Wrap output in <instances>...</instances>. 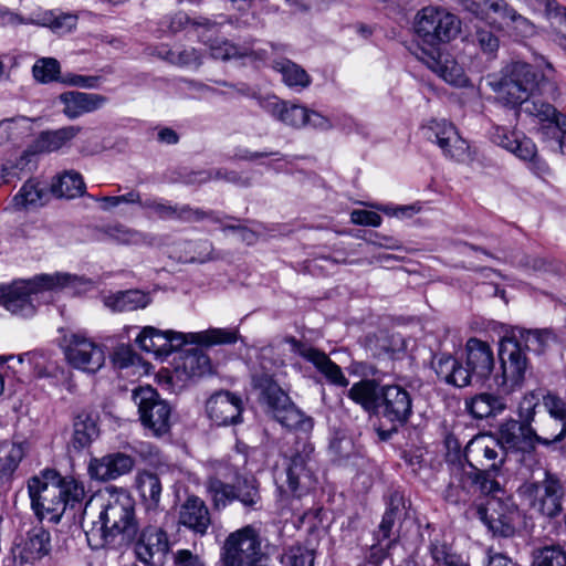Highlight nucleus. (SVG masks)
Listing matches in <instances>:
<instances>
[{"label":"nucleus","mask_w":566,"mask_h":566,"mask_svg":"<svg viewBox=\"0 0 566 566\" xmlns=\"http://www.w3.org/2000/svg\"><path fill=\"white\" fill-rule=\"evenodd\" d=\"M552 340H554V334L549 329L517 328L512 338L507 339V344L517 345L522 352L525 349L541 354Z\"/></svg>","instance_id":"nucleus-36"},{"label":"nucleus","mask_w":566,"mask_h":566,"mask_svg":"<svg viewBox=\"0 0 566 566\" xmlns=\"http://www.w3.org/2000/svg\"><path fill=\"white\" fill-rule=\"evenodd\" d=\"M235 500L245 509L256 511L262 506V497L258 481L251 478H244L237 481Z\"/></svg>","instance_id":"nucleus-46"},{"label":"nucleus","mask_w":566,"mask_h":566,"mask_svg":"<svg viewBox=\"0 0 566 566\" xmlns=\"http://www.w3.org/2000/svg\"><path fill=\"white\" fill-rule=\"evenodd\" d=\"M253 387L260 391L261 398L271 409L274 418L289 429L300 430L307 433L313 428V420L306 417L290 399L273 375L262 371L252 376Z\"/></svg>","instance_id":"nucleus-4"},{"label":"nucleus","mask_w":566,"mask_h":566,"mask_svg":"<svg viewBox=\"0 0 566 566\" xmlns=\"http://www.w3.org/2000/svg\"><path fill=\"white\" fill-rule=\"evenodd\" d=\"M175 566H206L205 562L197 554L189 549H179L174 555Z\"/></svg>","instance_id":"nucleus-64"},{"label":"nucleus","mask_w":566,"mask_h":566,"mask_svg":"<svg viewBox=\"0 0 566 566\" xmlns=\"http://www.w3.org/2000/svg\"><path fill=\"white\" fill-rule=\"evenodd\" d=\"M60 101L64 105L63 114L70 119H75L102 108L107 97L96 93L71 91L61 94Z\"/></svg>","instance_id":"nucleus-26"},{"label":"nucleus","mask_w":566,"mask_h":566,"mask_svg":"<svg viewBox=\"0 0 566 566\" xmlns=\"http://www.w3.org/2000/svg\"><path fill=\"white\" fill-rule=\"evenodd\" d=\"M431 367L438 378L448 385L460 388L469 385V374L467 369L450 354L440 353L433 355Z\"/></svg>","instance_id":"nucleus-29"},{"label":"nucleus","mask_w":566,"mask_h":566,"mask_svg":"<svg viewBox=\"0 0 566 566\" xmlns=\"http://www.w3.org/2000/svg\"><path fill=\"white\" fill-rule=\"evenodd\" d=\"M210 54L217 60H231L251 57L252 60H264V52L253 51L248 45H238L228 40L214 41L210 44Z\"/></svg>","instance_id":"nucleus-42"},{"label":"nucleus","mask_w":566,"mask_h":566,"mask_svg":"<svg viewBox=\"0 0 566 566\" xmlns=\"http://www.w3.org/2000/svg\"><path fill=\"white\" fill-rule=\"evenodd\" d=\"M105 233L109 239L120 244H151L153 238L146 233L127 228L123 224L109 226Z\"/></svg>","instance_id":"nucleus-48"},{"label":"nucleus","mask_w":566,"mask_h":566,"mask_svg":"<svg viewBox=\"0 0 566 566\" xmlns=\"http://www.w3.org/2000/svg\"><path fill=\"white\" fill-rule=\"evenodd\" d=\"M80 279L67 273L41 274L29 281H18L11 285H0V304L9 312L23 317L35 313L44 290L74 285Z\"/></svg>","instance_id":"nucleus-3"},{"label":"nucleus","mask_w":566,"mask_h":566,"mask_svg":"<svg viewBox=\"0 0 566 566\" xmlns=\"http://www.w3.org/2000/svg\"><path fill=\"white\" fill-rule=\"evenodd\" d=\"M467 411L475 419L495 417L506 409V401L500 395L481 392L465 400Z\"/></svg>","instance_id":"nucleus-35"},{"label":"nucleus","mask_w":566,"mask_h":566,"mask_svg":"<svg viewBox=\"0 0 566 566\" xmlns=\"http://www.w3.org/2000/svg\"><path fill=\"white\" fill-rule=\"evenodd\" d=\"M51 190L59 198L72 199L84 193L85 184L81 174L70 170L56 177Z\"/></svg>","instance_id":"nucleus-43"},{"label":"nucleus","mask_w":566,"mask_h":566,"mask_svg":"<svg viewBox=\"0 0 566 566\" xmlns=\"http://www.w3.org/2000/svg\"><path fill=\"white\" fill-rule=\"evenodd\" d=\"M432 566H470L469 558L458 553L451 543L433 539L429 545Z\"/></svg>","instance_id":"nucleus-41"},{"label":"nucleus","mask_w":566,"mask_h":566,"mask_svg":"<svg viewBox=\"0 0 566 566\" xmlns=\"http://www.w3.org/2000/svg\"><path fill=\"white\" fill-rule=\"evenodd\" d=\"M237 340L238 332L234 329L211 328L199 333H180L170 329L161 331L153 326L144 327L136 338L140 349L156 357H167L186 344L211 346L234 344Z\"/></svg>","instance_id":"nucleus-2"},{"label":"nucleus","mask_w":566,"mask_h":566,"mask_svg":"<svg viewBox=\"0 0 566 566\" xmlns=\"http://www.w3.org/2000/svg\"><path fill=\"white\" fill-rule=\"evenodd\" d=\"M78 18L76 14L62 11H45L39 19L38 24L49 28L52 32L63 35L75 30Z\"/></svg>","instance_id":"nucleus-44"},{"label":"nucleus","mask_w":566,"mask_h":566,"mask_svg":"<svg viewBox=\"0 0 566 566\" xmlns=\"http://www.w3.org/2000/svg\"><path fill=\"white\" fill-rule=\"evenodd\" d=\"M280 563L282 566H313L314 552L296 543L283 549Z\"/></svg>","instance_id":"nucleus-51"},{"label":"nucleus","mask_w":566,"mask_h":566,"mask_svg":"<svg viewBox=\"0 0 566 566\" xmlns=\"http://www.w3.org/2000/svg\"><path fill=\"white\" fill-rule=\"evenodd\" d=\"M523 105V112L538 120L537 133L543 140L548 142L559 130H566V115L552 104L539 98H528Z\"/></svg>","instance_id":"nucleus-18"},{"label":"nucleus","mask_w":566,"mask_h":566,"mask_svg":"<svg viewBox=\"0 0 566 566\" xmlns=\"http://www.w3.org/2000/svg\"><path fill=\"white\" fill-rule=\"evenodd\" d=\"M136 558L146 566H163L169 551V539L166 531L160 526H145L139 537H136Z\"/></svg>","instance_id":"nucleus-15"},{"label":"nucleus","mask_w":566,"mask_h":566,"mask_svg":"<svg viewBox=\"0 0 566 566\" xmlns=\"http://www.w3.org/2000/svg\"><path fill=\"white\" fill-rule=\"evenodd\" d=\"M212 179H223L232 184H238L241 178L235 171H228L227 169H212L192 171L187 176L185 181L187 184H205Z\"/></svg>","instance_id":"nucleus-54"},{"label":"nucleus","mask_w":566,"mask_h":566,"mask_svg":"<svg viewBox=\"0 0 566 566\" xmlns=\"http://www.w3.org/2000/svg\"><path fill=\"white\" fill-rule=\"evenodd\" d=\"M543 405L554 419L560 421L562 429L558 433H563L564 439L566 436V401L553 392H547L543 397Z\"/></svg>","instance_id":"nucleus-57"},{"label":"nucleus","mask_w":566,"mask_h":566,"mask_svg":"<svg viewBox=\"0 0 566 566\" xmlns=\"http://www.w3.org/2000/svg\"><path fill=\"white\" fill-rule=\"evenodd\" d=\"M537 405L538 398L534 392H530L523 397L518 405V416L521 418V423H528V426H531Z\"/></svg>","instance_id":"nucleus-61"},{"label":"nucleus","mask_w":566,"mask_h":566,"mask_svg":"<svg viewBox=\"0 0 566 566\" xmlns=\"http://www.w3.org/2000/svg\"><path fill=\"white\" fill-rule=\"evenodd\" d=\"M208 479H217L231 483L234 479L240 480L239 469L228 461H221L213 467V473Z\"/></svg>","instance_id":"nucleus-62"},{"label":"nucleus","mask_w":566,"mask_h":566,"mask_svg":"<svg viewBox=\"0 0 566 566\" xmlns=\"http://www.w3.org/2000/svg\"><path fill=\"white\" fill-rule=\"evenodd\" d=\"M142 208L151 211L164 220L197 222L206 218H211L214 222H221L219 218L213 217V211H205L199 208H192L189 205H171L169 201L163 199H146L142 203Z\"/></svg>","instance_id":"nucleus-23"},{"label":"nucleus","mask_w":566,"mask_h":566,"mask_svg":"<svg viewBox=\"0 0 566 566\" xmlns=\"http://www.w3.org/2000/svg\"><path fill=\"white\" fill-rule=\"evenodd\" d=\"M533 556V566H566V551L560 545L544 546Z\"/></svg>","instance_id":"nucleus-53"},{"label":"nucleus","mask_w":566,"mask_h":566,"mask_svg":"<svg viewBox=\"0 0 566 566\" xmlns=\"http://www.w3.org/2000/svg\"><path fill=\"white\" fill-rule=\"evenodd\" d=\"M43 476L45 479L55 480L61 500L67 507L74 509L76 505L81 506L85 497V488L83 482L73 476H62L55 469H44Z\"/></svg>","instance_id":"nucleus-33"},{"label":"nucleus","mask_w":566,"mask_h":566,"mask_svg":"<svg viewBox=\"0 0 566 566\" xmlns=\"http://www.w3.org/2000/svg\"><path fill=\"white\" fill-rule=\"evenodd\" d=\"M314 448L306 441L297 442L295 453L290 457L286 464V484L287 490L294 496H301L315 484L313 471L311 468L312 453Z\"/></svg>","instance_id":"nucleus-14"},{"label":"nucleus","mask_w":566,"mask_h":566,"mask_svg":"<svg viewBox=\"0 0 566 566\" xmlns=\"http://www.w3.org/2000/svg\"><path fill=\"white\" fill-rule=\"evenodd\" d=\"M24 457V449L21 443L6 442L0 449V463L10 464L14 470L18 469Z\"/></svg>","instance_id":"nucleus-60"},{"label":"nucleus","mask_w":566,"mask_h":566,"mask_svg":"<svg viewBox=\"0 0 566 566\" xmlns=\"http://www.w3.org/2000/svg\"><path fill=\"white\" fill-rule=\"evenodd\" d=\"M413 29L422 42L434 50L458 35L461 21L443 8L426 7L416 14Z\"/></svg>","instance_id":"nucleus-6"},{"label":"nucleus","mask_w":566,"mask_h":566,"mask_svg":"<svg viewBox=\"0 0 566 566\" xmlns=\"http://www.w3.org/2000/svg\"><path fill=\"white\" fill-rule=\"evenodd\" d=\"M467 457H473L483 467L486 462L500 464V469L505 461V452L496 438L491 436L476 437L469 442L465 449Z\"/></svg>","instance_id":"nucleus-30"},{"label":"nucleus","mask_w":566,"mask_h":566,"mask_svg":"<svg viewBox=\"0 0 566 566\" xmlns=\"http://www.w3.org/2000/svg\"><path fill=\"white\" fill-rule=\"evenodd\" d=\"M285 342L291 345L292 352L311 361L332 385L339 387L348 386L349 381L343 374L340 367L331 360L324 352L310 347L292 336L287 337Z\"/></svg>","instance_id":"nucleus-22"},{"label":"nucleus","mask_w":566,"mask_h":566,"mask_svg":"<svg viewBox=\"0 0 566 566\" xmlns=\"http://www.w3.org/2000/svg\"><path fill=\"white\" fill-rule=\"evenodd\" d=\"M98 502L97 520H92L85 536L92 549H99L115 542L120 536L123 542H134L139 533L135 514V501L130 494L116 486H107L96 497H91L84 514H90L94 502Z\"/></svg>","instance_id":"nucleus-1"},{"label":"nucleus","mask_w":566,"mask_h":566,"mask_svg":"<svg viewBox=\"0 0 566 566\" xmlns=\"http://www.w3.org/2000/svg\"><path fill=\"white\" fill-rule=\"evenodd\" d=\"M178 524L197 536L207 535L212 520L206 502L197 495L188 496L179 507Z\"/></svg>","instance_id":"nucleus-24"},{"label":"nucleus","mask_w":566,"mask_h":566,"mask_svg":"<svg viewBox=\"0 0 566 566\" xmlns=\"http://www.w3.org/2000/svg\"><path fill=\"white\" fill-rule=\"evenodd\" d=\"M424 137L438 145L444 147L448 143H453L452 156L458 163H464L470 158L469 144L463 139L457 127L446 119H431L422 127Z\"/></svg>","instance_id":"nucleus-19"},{"label":"nucleus","mask_w":566,"mask_h":566,"mask_svg":"<svg viewBox=\"0 0 566 566\" xmlns=\"http://www.w3.org/2000/svg\"><path fill=\"white\" fill-rule=\"evenodd\" d=\"M210 359L200 348H191L175 358V374L179 379L199 377L209 371Z\"/></svg>","instance_id":"nucleus-31"},{"label":"nucleus","mask_w":566,"mask_h":566,"mask_svg":"<svg viewBox=\"0 0 566 566\" xmlns=\"http://www.w3.org/2000/svg\"><path fill=\"white\" fill-rule=\"evenodd\" d=\"M42 189L39 188L38 182L33 180L27 181L19 192L12 199L14 209L20 210L29 207H36L41 205L43 197Z\"/></svg>","instance_id":"nucleus-52"},{"label":"nucleus","mask_w":566,"mask_h":566,"mask_svg":"<svg viewBox=\"0 0 566 566\" xmlns=\"http://www.w3.org/2000/svg\"><path fill=\"white\" fill-rule=\"evenodd\" d=\"M272 114L279 120L294 128L306 126L307 108L305 106L276 102L273 104Z\"/></svg>","instance_id":"nucleus-45"},{"label":"nucleus","mask_w":566,"mask_h":566,"mask_svg":"<svg viewBox=\"0 0 566 566\" xmlns=\"http://www.w3.org/2000/svg\"><path fill=\"white\" fill-rule=\"evenodd\" d=\"M402 507V497L399 496L398 494L391 495L388 506L382 516L381 523L379 525L377 535L379 542L388 539L390 537L396 521L401 517Z\"/></svg>","instance_id":"nucleus-49"},{"label":"nucleus","mask_w":566,"mask_h":566,"mask_svg":"<svg viewBox=\"0 0 566 566\" xmlns=\"http://www.w3.org/2000/svg\"><path fill=\"white\" fill-rule=\"evenodd\" d=\"M524 161L535 157L537 149L535 144L527 137L521 136L513 149L510 151Z\"/></svg>","instance_id":"nucleus-63"},{"label":"nucleus","mask_w":566,"mask_h":566,"mask_svg":"<svg viewBox=\"0 0 566 566\" xmlns=\"http://www.w3.org/2000/svg\"><path fill=\"white\" fill-rule=\"evenodd\" d=\"M185 245L191 253L189 256H186V262L203 263L211 260L212 244L209 241H188Z\"/></svg>","instance_id":"nucleus-59"},{"label":"nucleus","mask_w":566,"mask_h":566,"mask_svg":"<svg viewBox=\"0 0 566 566\" xmlns=\"http://www.w3.org/2000/svg\"><path fill=\"white\" fill-rule=\"evenodd\" d=\"M272 69L280 73L282 82L295 91H303L312 83L310 74L298 64L289 59H277L272 62Z\"/></svg>","instance_id":"nucleus-38"},{"label":"nucleus","mask_w":566,"mask_h":566,"mask_svg":"<svg viewBox=\"0 0 566 566\" xmlns=\"http://www.w3.org/2000/svg\"><path fill=\"white\" fill-rule=\"evenodd\" d=\"M28 493L31 507L39 520L59 523L65 513V504L61 500L59 486L53 479H45L43 470L39 475L28 480Z\"/></svg>","instance_id":"nucleus-8"},{"label":"nucleus","mask_w":566,"mask_h":566,"mask_svg":"<svg viewBox=\"0 0 566 566\" xmlns=\"http://www.w3.org/2000/svg\"><path fill=\"white\" fill-rule=\"evenodd\" d=\"M496 439L506 454L509 451H534L537 443L549 447L553 443L562 441L563 433H557L551 438H544L538 436L536 431L528 426V423H521L517 420L511 419L500 426Z\"/></svg>","instance_id":"nucleus-12"},{"label":"nucleus","mask_w":566,"mask_h":566,"mask_svg":"<svg viewBox=\"0 0 566 566\" xmlns=\"http://www.w3.org/2000/svg\"><path fill=\"white\" fill-rule=\"evenodd\" d=\"M263 554L258 531L248 525L228 535L221 549L224 566H249Z\"/></svg>","instance_id":"nucleus-11"},{"label":"nucleus","mask_w":566,"mask_h":566,"mask_svg":"<svg viewBox=\"0 0 566 566\" xmlns=\"http://www.w3.org/2000/svg\"><path fill=\"white\" fill-rule=\"evenodd\" d=\"M206 486L216 510H222L235 501L237 484L217 479H208Z\"/></svg>","instance_id":"nucleus-47"},{"label":"nucleus","mask_w":566,"mask_h":566,"mask_svg":"<svg viewBox=\"0 0 566 566\" xmlns=\"http://www.w3.org/2000/svg\"><path fill=\"white\" fill-rule=\"evenodd\" d=\"M63 352L72 367L86 373H96L105 363L103 347L84 332L65 334Z\"/></svg>","instance_id":"nucleus-9"},{"label":"nucleus","mask_w":566,"mask_h":566,"mask_svg":"<svg viewBox=\"0 0 566 566\" xmlns=\"http://www.w3.org/2000/svg\"><path fill=\"white\" fill-rule=\"evenodd\" d=\"M163 56L169 63L181 67L198 69L202 64L201 54L193 48L177 46L166 50Z\"/></svg>","instance_id":"nucleus-50"},{"label":"nucleus","mask_w":566,"mask_h":566,"mask_svg":"<svg viewBox=\"0 0 566 566\" xmlns=\"http://www.w3.org/2000/svg\"><path fill=\"white\" fill-rule=\"evenodd\" d=\"M81 132L82 127L73 125L54 130L42 132L34 143V149L40 153L56 151L66 146Z\"/></svg>","instance_id":"nucleus-37"},{"label":"nucleus","mask_w":566,"mask_h":566,"mask_svg":"<svg viewBox=\"0 0 566 566\" xmlns=\"http://www.w3.org/2000/svg\"><path fill=\"white\" fill-rule=\"evenodd\" d=\"M375 415L390 426L403 427L413 413L411 394L402 386L382 385Z\"/></svg>","instance_id":"nucleus-13"},{"label":"nucleus","mask_w":566,"mask_h":566,"mask_svg":"<svg viewBox=\"0 0 566 566\" xmlns=\"http://www.w3.org/2000/svg\"><path fill=\"white\" fill-rule=\"evenodd\" d=\"M536 83L533 66L525 62H512L500 74L488 76V84L505 106L515 108L523 105L531 96Z\"/></svg>","instance_id":"nucleus-5"},{"label":"nucleus","mask_w":566,"mask_h":566,"mask_svg":"<svg viewBox=\"0 0 566 566\" xmlns=\"http://www.w3.org/2000/svg\"><path fill=\"white\" fill-rule=\"evenodd\" d=\"M501 381L499 386L504 391H512L520 388L528 369L527 358L517 345H509L507 340L502 344L501 352Z\"/></svg>","instance_id":"nucleus-17"},{"label":"nucleus","mask_w":566,"mask_h":566,"mask_svg":"<svg viewBox=\"0 0 566 566\" xmlns=\"http://www.w3.org/2000/svg\"><path fill=\"white\" fill-rule=\"evenodd\" d=\"M103 302L111 311L122 313L147 307L151 302V297L149 293L140 290H127L107 295Z\"/></svg>","instance_id":"nucleus-34"},{"label":"nucleus","mask_w":566,"mask_h":566,"mask_svg":"<svg viewBox=\"0 0 566 566\" xmlns=\"http://www.w3.org/2000/svg\"><path fill=\"white\" fill-rule=\"evenodd\" d=\"M136 488L145 504L149 520L156 521L155 517L161 513L159 506L163 485L159 476L150 471L138 472L136 475Z\"/></svg>","instance_id":"nucleus-28"},{"label":"nucleus","mask_w":566,"mask_h":566,"mask_svg":"<svg viewBox=\"0 0 566 566\" xmlns=\"http://www.w3.org/2000/svg\"><path fill=\"white\" fill-rule=\"evenodd\" d=\"M460 4L476 17H484L489 12L500 14L505 8L504 0H459Z\"/></svg>","instance_id":"nucleus-56"},{"label":"nucleus","mask_w":566,"mask_h":566,"mask_svg":"<svg viewBox=\"0 0 566 566\" xmlns=\"http://www.w3.org/2000/svg\"><path fill=\"white\" fill-rule=\"evenodd\" d=\"M502 19H507L513 23V28L520 32L522 36H531L535 32L534 24L526 18L518 14L512 7L505 2V8L499 14Z\"/></svg>","instance_id":"nucleus-58"},{"label":"nucleus","mask_w":566,"mask_h":566,"mask_svg":"<svg viewBox=\"0 0 566 566\" xmlns=\"http://www.w3.org/2000/svg\"><path fill=\"white\" fill-rule=\"evenodd\" d=\"M206 410L217 426L235 424L241 421L242 400L230 391H219L208 399Z\"/></svg>","instance_id":"nucleus-25"},{"label":"nucleus","mask_w":566,"mask_h":566,"mask_svg":"<svg viewBox=\"0 0 566 566\" xmlns=\"http://www.w3.org/2000/svg\"><path fill=\"white\" fill-rule=\"evenodd\" d=\"M51 534L43 526L28 531L12 547L14 562L20 565H33L51 552Z\"/></svg>","instance_id":"nucleus-16"},{"label":"nucleus","mask_w":566,"mask_h":566,"mask_svg":"<svg viewBox=\"0 0 566 566\" xmlns=\"http://www.w3.org/2000/svg\"><path fill=\"white\" fill-rule=\"evenodd\" d=\"M427 64L444 82L458 87L468 85V77L463 67L449 54L438 53L436 56L430 53Z\"/></svg>","instance_id":"nucleus-32"},{"label":"nucleus","mask_w":566,"mask_h":566,"mask_svg":"<svg viewBox=\"0 0 566 566\" xmlns=\"http://www.w3.org/2000/svg\"><path fill=\"white\" fill-rule=\"evenodd\" d=\"M467 361L464 368L469 374V385L483 381L494 368V355L491 346L479 338L471 337L465 344Z\"/></svg>","instance_id":"nucleus-20"},{"label":"nucleus","mask_w":566,"mask_h":566,"mask_svg":"<svg viewBox=\"0 0 566 566\" xmlns=\"http://www.w3.org/2000/svg\"><path fill=\"white\" fill-rule=\"evenodd\" d=\"M32 74L40 83L56 81L60 75V63L53 57L39 59L32 67Z\"/></svg>","instance_id":"nucleus-55"},{"label":"nucleus","mask_w":566,"mask_h":566,"mask_svg":"<svg viewBox=\"0 0 566 566\" xmlns=\"http://www.w3.org/2000/svg\"><path fill=\"white\" fill-rule=\"evenodd\" d=\"M144 428L160 437L170 430V405L151 386H138L132 391Z\"/></svg>","instance_id":"nucleus-7"},{"label":"nucleus","mask_w":566,"mask_h":566,"mask_svg":"<svg viewBox=\"0 0 566 566\" xmlns=\"http://www.w3.org/2000/svg\"><path fill=\"white\" fill-rule=\"evenodd\" d=\"M471 471L463 473V483H470L482 494L489 495V500L500 499L497 495L503 493L500 482L496 480L501 472L500 464L491 463L486 469H479L470 463Z\"/></svg>","instance_id":"nucleus-27"},{"label":"nucleus","mask_w":566,"mask_h":566,"mask_svg":"<svg viewBox=\"0 0 566 566\" xmlns=\"http://www.w3.org/2000/svg\"><path fill=\"white\" fill-rule=\"evenodd\" d=\"M471 513L478 517L493 535L510 537L515 533L520 512L511 497L489 500L486 506L475 505Z\"/></svg>","instance_id":"nucleus-10"},{"label":"nucleus","mask_w":566,"mask_h":566,"mask_svg":"<svg viewBox=\"0 0 566 566\" xmlns=\"http://www.w3.org/2000/svg\"><path fill=\"white\" fill-rule=\"evenodd\" d=\"M381 386L374 379H363L350 387L348 397L365 411L375 413Z\"/></svg>","instance_id":"nucleus-40"},{"label":"nucleus","mask_w":566,"mask_h":566,"mask_svg":"<svg viewBox=\"0 0 566 566\" xmlns=\"http://www.w3.org/2000/svg\"><path fill=\"white\" fill-rule=\"evenodd\" d=\"M99 436L97 419L92 413H78L73 423V436L71 443L74 449L83 450L92 444Z\"/></svg>","instance_id":"nucleus-39"},{"label":"nucleus","mask_w":566,"mask_h":566,"mask_svg":"<svg viewBox=\"0 0 566 566\" xmlns=\"http://www.w3.org/2000/svg\"><path fill=\"white\" fill-rule=\"evenodd\" d=\"M135 467V459L123 452H113L101 458H92L87 473L92 480L106 482L129 473Z\"/></svg>","instance_id":"nucleus-21"}]
</instances>
